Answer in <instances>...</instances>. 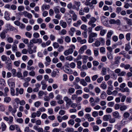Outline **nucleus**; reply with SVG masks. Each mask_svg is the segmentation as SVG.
<instances>
[{
  "label": "nucleus",
  "instance_id": "f257e3e1",
  "mask_svg": "<svg viewBox=\"0 0 132 132\" xmlns=\"http://www.w3.org/2000/svg\"><path fill=\"white\" fill-rule=\"evenodd\" d=\"M96 20V19L94 17H92L88 22V24L90 26H91L92 28H94L96 26V24L94 23Z\"/></svg>",
  "mask_w": 132,
  "mask_h": 132
},
{
  "label": "nucleus",
  "instance_id": "f03ea898",
  "mask_svg": "<svg viewBox=\"0 0 132 132\" xmlns=\"http://www.w3.org/2000/svg\"><path fill=\"white\" fill-rule=\"evenodd\" d=\"M13 79H10L7 80V82L9 85L11 87V88H13L15 87V84L14 82H12L13 81Z\"/></svg>",
  "mask_w": 132,
  "mask_h": 132
},
{
  "label": "nucleus",
  "instance_id": "7ed1b4c3",
  "mask_svg": "<svg viewBox=\"0 0 132 132\" xmlns=\"http://www.w3.org/2000/svg\"><path fill=\"white\" fill-rule=\"evenodd\" d=\"M63 100L66 102L67 104H68L69 105H70L72 103L71 100L67 96L64 97Z\"/></svg>",
  "mask_w": 132,
  "mask_h": 132
},
{
  "label": "nucleus",
  "instance_id": "20e7f679",
  "mask_svg": "<svg viewBox=\"0 0 132 132\" xmlns=\"http://www.w3.org/2000/svg\"><path fill=\"white\" fill-rule=\"evenodd\" d=\"M6 64L8 65L7 69L9 70L12 69L11 61L9 58H8V59L7 62H6Z\"/></svg>",
  "mask_w": 132,
  "mask_h": 132
},
{
  "label": "nucleus",
  "instance_id": "39448f33",
  "mask_svg": "<svg viewBox=\"0 0 132 132\" xmlns=\"http://www.w3.org/2000/svg\"><path fill=\"white\" fill-rule=\"evenodd\" d=\"M64 71L65 72L69 74H71L73 73L72 70L69 67L65 68Z\"/></svg>",
  "mask_w": 132,
  "mask_h": 132
},
{
  "label": "nucleus",
  "instance_id": "423d86ee",
  "mask_svg": "<svg viewBox=\"0 0 132 132\" xmlns=\"http://www.w3.org/2000/svg\"><path fill=\"white\" fill-rule=\"evenodd\" d=\"M37 47L36 46H34V49L35 50H32V48H30L28 47V52L29 54H32L33 52H36V49Z\"/></svg>",
  "mask_w": 132,
  "mask_h": 132
},
{
  "label": "nucleus",
  "instance_id": "0eeeda50",
  "mask_svg": "<svg viewBox=\"0 0 132 132\" xmlns=\"http://www.w3.org/2000/svg\"><path fill=\"white\" fill-rule=\"evenodd\" d=\"M7 33L6 30H4L1 33L0 36L1 38L2 39H4L6 37V34Z\"/></svg>",
  "mask_w": 132,
  "mask_h": 132
},
{
  "label": "nucleus",
  "instance_id": "6e6552de",
  "mask_svg": "<svg viewBox=\"0 0 132 132\" xmlns=\"http://www.w3.org/2000/svg\"><path fill=\"white\" fill-rule=\"evenodd\" d=\"M112 114L113 117L115 118H119L120 117L119 113L117 111L113 112Z\"/></svg>",
  "mask_w": 132,
  "mask_h": 132
},
{
  "label": "nucleus",
  "instance_id": "1a4fd4ad",
  "mask_svg": "<svg viewBox=\"0 0 132 132\" xmlns=\"http://www.w3.org/2000/svg\"><path fill=\"white\" fill-rule=\"evenodd\" d=\"M124 19L126 21L127 24L130 26L132 25V20L129 19L126 17L124 18Z\"/></svg>",
  "mask_w": 132,
  "mask_h": 132
},
{
  "label": "nucleus",
  "instance_id": "9d476101",
  "mask_svg": "<svg viewBox=\"0 0 132 132\" xmlns=\"http://www.w3.org/2000/svg\"><path fill=\"white\" fill-rule=\"evenodd\" d=\"M111 118V116L110 115H106L104 116L103 119L104 121H107L109 120Z\"/></svg>",
  "mask_w": 132,
  "mask_h": 132
},
{
  "label": "nucleus",
  "instance_id": "9b49d317",
  "mask_svg": "<svg viewBox=\"0 0 132 132\" xmlns=\"http://www.w3.org/2000/svg\"><path fill=\"white\" fill-rule=\"evenodd\" d=\"M60 24L63 28H65L67 26V24L65 22H64L63 20H61L60 22Z\"/></svg>",
  "mask_w": 132,
  "mask_h": 132
},
{
  "label": "nucleus",
  "instance_id": "f8f14e48",
  "mask_svg": "<svg viewBox=\"0 0 132 132\" xmlns=\"http://www.w3.org/2000/svg\"><path fill=\"white\" fill-rule=\"evenodd\" d=\"M112 52H108L107 53V55L108 58L111 60H112L113 58V56L112 54L111 53Z\"/></svg>",
  "mask_w": 132,
  "mask_h": 132
},
{
  "label": "nucleus",
  "instance_id": "ddd939ff",
  "mask_svg": "<svg viewBox=\"0 0 132 132\" xmlns=\"http://www.w3.org/2000/svg\"><path fill=\"white\" fill-rule=\"evenodd\" d=\"M80 83L84 86H86L87 85V83L84 79H82L80 80Z\"/></svg>",
  "mask_w": 132,
  "mask_h": 132
},
{
  "label": "nucleus",
  "instance_id": "4468645a",
  "mask_svg": "<svg viewBox=\"0 0 132 132\" xmlns=\"http://www.w3.org/2000/svg\"><path fill=\"white\" fill-rule=\"evenodd\" d=\"M100 87L103 89H105L107 87V85L105 82H103L100 85Z\"/></svg>",
  "mask_w": 132,
  "mask_h": 132
},
{
  "label": "nucleus",
  "instance_id": "2eb2a0df",
  "mask_svg": "<svg viewBox=\"0 0 132 132\" xmlns=\"http://www.w3.org/2000/svg\"><path fill=\"white\" fill-rule=\"evenodd\" d=\"M75 89L73 88L70 87L68 89V93L70 94L73 93L75 91Z\"/></svg>",
  "mask_w": 132,
  "mask_h": 132
},
{
  "label": "nucleus",
  "instance_id": "dca6fc26",
  "mask_svg": "<svg viewBox=\"0 0 132 132\" xmlns=\"http://www.w3.org/2000/svg\"><path fill=\"white\" fill-rule=\"evenodd\" d=\"M1 127L2 131H4L5 130L6 126L4 122H2L1 123Z\"/></svg>",
  "mask_w": 132,
  "mask_h": 132
},
{
  "label": "nucleus",
  "instance_id": "f3484780",
  "mask_svg": "<svg viewBox=\"0 0 132 132\" xmlns=\"http://www.w3.org/2000/svg\"><path fill=\"white\" fill-rule=\"evenodd\" d=\"M4 18L7 20H9L10 19L9 15L8 14L7 11H6L5 12Z\"/></svg>",
  "mask_w": 132,
  "mask_h": 132
},
{
  "label": "nucleus",
  "instance_id": "a211bd4d",
  "mask_svg": "<svg viewBox=\"0 0 132 132\" xmlns=\"http://www.w3.org/2000/svg\"><path fill=\"white\" fill-rule=\"evenodd\" d=\"M94 45L97 47H98L100 45V42L99 41L97 40L96 41L95 43H94L92 44L93 46Z\"/></svg>",
  "mask_w": 132,
  "mask_h": 132
},
{
  "label": "nucleus",
  "instance_id": "6ab92c4d",
  "mask_svg": "<svg viewBox=\"0 0 132 132\" xmlns=\"http://www.w3.org/2000/svg\"><path fill=\"white\" fill-rule=\"evenodd\" d=\"M81 21L80 20H78L76 23H74L73 25L77 27L78 26L81 24Z\"/></svg>",
  "mask_w": 132,
  "mask_h": 132
},
{
  "label": "nucleus",
  "instance_id": "aec40b11",
  "mask_svg": "<svg viewBox=\"0 0 132 132\" xmlns=\"http://www.w3.org/2000/svg\"><path fill=\"white\" fill-rule=\"evenodd\" d=\"M106 69L105 68L103 67L102 69L101 74L103 76L105 75L106 74Z\"/></svg>",
  "mask_w": 132,
  "mask_h": 132
},
{
  "label": "nucleus",
  "instance_id": "412c9836",
  "mask_svg": "<svg viewBox=\"0 0 132 132\" xmlns=\"http://www.w3.org/2000/svg\"><path fill=\"white\" fill-rule=\"evenodd\" d=\"M59 6L55 7L54 8V10L55 13L56 14L59 13H60V11L58 8H59Z\"/></svg>",
  "mask_w": 132,
  "mask_h": 132
},
{
  "label": "nucleus",
  "instance_id": "4be33fe9",
  "mask_svg": "<svg viewBox=\"0 0 132 132\" xmlns=\"http://www.w3.org/2000/svg\"><path fill=\"white\" fill-rule=\"evenodd\" d=\"M65 130L68 132H73L74 129L72 128L67 127Z\"/></svg>",
  "mask_w": 132,
  "mask_h": 132
},
{
  "label": "nucleus",
  "instance_id": "5701e85b",
  "mask_svg": "<svg viewBox=\"0 0 132 132\" xmlns=\"http://www.w3.org/2000/svg\"><path fill=\"white\" fill-rule=\"evenodd\" d=\"M106 30L101 29L100 31V34L101 36H103L106 33Z\"/></svg>",
  "mask_w": 132,
  "mask_h": 132
},
{
  "label": "nucleus",
  "instance_id": "b1692460",
  "mask_svg": "<svg viewBox=\"0 0 132 132\" xmlns=\"http://www.w3.org/2000/svg\"><path fill=\"white\" fill-rule=\"evenodd\" d=\"M1 59L2 61H5L8 60V57L6 56L3 55L1 56Z\"/></svg>",
  "mask_w": 132,
  "mask_h": 132
},
{
  "label": "nucleus",
  "instance_id": "393cba45",
  "mask_svg": "<svg viewBox=\"0 0 132 132\" xmlns=\"http://www.w3.org/2000/svg\"><path fill=\"white\" fill-rule=\"evenodd\" d=\"M12 50L14 52L17 51V47L16 44H13L12 46Z\"/></svg>",
  "mask_w": 132,
  "mask_h": 132
},
{
  "label": "nucleus",
  "instance_id": "a878e982",
  "mask_svg": "<svg viewBox=\"0 0 132 132\" xmlns=\"http://www.w3.org/2000/svg\"><path fill=\"white\" fill-rule=\"evenodd\" d=\"M11 100V98L9 97H6L4 98V101L7 103H9Z\"/></svg>",
  "mask_w": 132,
  "mask_h": 132
},
{
  "label": "nucleus",
  "instance_id": "bb28decb",
  "mask_svg": "<svg viewBox=\"0 0 132 132\" xmlns=\"http://www.w3.org/2000/svg\"><path fill=\"white\" fill-rule=\"evenodd\" d=\"M126 75V72L125 71H122L120 72L118 74V76H125Z\"/></svg>",
  "mask_w": 132,
  "mask_h": 132
},
{
  "label": "nucleus",
  "instance_id": "cd10ccee",
  "mask_svg": "<svg viewBox=\"0 0 132 132\" xmlns=\"http://www.w3.org/2000/svg\"><path fill=\"white\" fill-rule=\"evenodd\" d=\"M41 104V103L39 101L36 102L35 103V106L37 108H38Z\"/></svg>",
  "mask_w": 132,
  "mask_h": 132
},
{
  "label": "nucleus",
  "instance_id": "c85d7f7f",
  "mask_svg": "<svg viewBox=\"0 0 132 132\" xmlns=\"http://www.w3.org/2000/svg\"><path fill=\"white\" fill-rule=\"evenodd\" d=\"M113 33L111 31L108 32L106 35L107 38H110L112 35L113 34Z\"/></svg>",
  "mask_w": 132,
  "mask_h": 132
},
{
  "label": "nucleus",
  "instance_id": "c756f323",
  "mask_svg": "<svg viewBox=\"0 0 132 132\" xmlns=\"http://www.w3.org/2000/svg\"><path fill=\"white\" fill-rule=\"evenodd\" d=\"M11 72L12 74V76L13 77H15L16 76V70L15 69H13L11 71Z\"/></svg>",
  "mask_w": 132,
  "mask_h": 132
},
{
  "label": "nucleus",
  "instance_id": "7c9ffc66",
  "mask_svg": "<svg viewBox=\"0 0 132 132\" xmlns=\"http://www.w3.org/2000/svg\"><path fill=\"white\" fill-rule=\"evenodd\" d=\"M20 60L15 61L14 62V64L15 66L17 67H18L20 63Z\"/></svg>",
  "mask_w": 132,
  "mask_h": 132
},
{
  "label": "nucleus",
  "instance_id": "2f4dec72",
  "mask_svg": "<svg viewBox=\"0 0 132 132\" xmlns=\"http://www.w3.org/2000/svg\"><path fill=\"white\" fill-rule=\"evenodd\" d=\"M130 33H127L126 36V39L128 41H129L130 40Z\"/></svg>",
  "mask_w": 132,
  "mask_h": 132
},
{
  "label": "nucleus",
  "instance_id": "473e14b6",
  "mask_svg": "<svg viewBox=\"0 0 132 132\" xmlns=\"http://www.w3.org/2000/svg\"><path fill=\"white\" fill-rule=\"evenodd\" d=\"M129 116V113L126 112L125 113L123 114V117L125 118H127Z\"/></svg>",
  "mask_w": 132,
  "mask_h": 132
},
{
  "label": "nucleus",
  "instance_id": "72a5a7b5",
  "mask_svg": "<svg viewBox=\"0 0 132 132\" xmlns=\"http://www.w3.org/2000/svg\"><path fill=\"white\" fill-rule=\"evenodd\" d=\"M93 127V130L95 131H98L99 129V128L97 126H94Z\"/></svg>",
  "mask_w": 132,
  "mask_h": 132
},
{
  "label": "nucleus",
  "instance_id": "f704fd0d",
  "mask_svg": "<svg viewBox=\"0 0 132 132\" xmlns=\"http://www.w3.org/2000/svg\"><path fill=\"white\" fill-rule=\"evenodd\" d=\"M97 36V34L95 33H91L89 35V36L92 38L96 37Z\"/></svg>",
  "mask_w": 132,
  "mask_h": 132
},
{
  "label": "nucleus",
  "instance_id": "c9c22d12",
  "mask_svg": "<svg viewBox=\"0 0 132 132\" xmlns=\"http://www.w3.org/2000/svg\"><path fill=\"white\" fill-rule=\"evenodd\" d=\"M56 75L57 72L55 70H53L51 73V76L53 77H55Z\"/></svg>",
  "mask_w": 132,
  "mask_h": 132
},
{
  "label": "nucleus",
  "instance_id": "e433bc0d",
  "mask_svg": "<svg viewBox=\"0 0 132 132\" xmlns=\"http://www.w3.org/2000/svg\"><path fill=\"white\" fill-rule=\"evenodd\" d=\"M103 29V27L101 26H98L96 27L95 28V30L96 31H98L101 30Z\"/></svg>",
  "mask_w": 132,
  "mask_h": 132
},
{
  "label": "nucleus",
  "instance_id": "4c0bfd02",
  "mask_svg": "<svg viewBox=\"0 0 132 132\" xmlns=\"http://www.w3.org/2000/svg\"><path fill=\"white\" fill-rule=\"evenodd\" d=\"M53 46L55 48H57L59 46V45L58 43L54 42L53 44Z\"/></svg>",
  "mask_w": 132,
  "mask_h": 132
},
{
  "label": "nucleus",
  "instance_id": "58836bf2",
  "mask_svg": "<svg viewBox=\"0 0 132 132\" xmlns=\"http://www.w3.org/2000/svg\"><path fill=\"white\" fill-rule=\"evenodd\" d=\"M26 36L29 38H31L32 36V34L28 32H26L25 33Z\"/></svg>",
  "mask_w": 132,
  "mask_h": 132
},
{
  "label": "nucleus",
  "instance_id": "ea45409f",
  "mask_svg": "<svg viewBox=\"0 0 132 132\" xmlns=\"http://www.w3.org/2000/svg\"><path fill=\"white\" fill-rule=\"evenodd\" d=\"M24 8L23 6H20L18 7V10L19 11H22L24 10Z\"/></svg>",
  "mask_w": 132,
  "mask_h": 132
},
{
  "label": "nucleus",
  "instance_id": "a19ab883",
  "mask_svg": "<svg viewBox=\"0 0 132 132\" xmlns=\"http://www.w3.org/2000/svg\"><path fill=\"white\" fill-rule=\"evenodd\" d=\"M68 123L69 125H73L74 124L75 122L74 120L71 119L68 121Z\"/></svg>",
  "mask_w": 132,
  "mask_h": 132
},
{
  "label": "nucleus",
  "instance_id": "79ce46f5",
  "mask_svg": "<svg viewBox=\"0 0 132 132\" xmlns=\"http://www.w3.org/2000/svg\"><path fill=\"white\" fill-rule=\"evenodd\" d=\"M75 4L76 6H77L78 8H79L80 5V2L75 1Z\"/></svg>",
  "mask_w": 132,
  "mask_h": 132
},
{
  "label": "nucleus",
  "instance_id": "37998d69",
  "mask_svg": "<svg viewBox=\"0 0 132 132\" xmlns=\"http://www.w3.org/2000/svg\"><path fill=\"white\" fill-rule=\"evenodd\" d=\"M65 41L67 43H69L71 41V39L69 37L67 36L65 37Z\"/></svg>",
  "mask_w": 132,
  "mask_h": 132
},
{
  "label": "nucleus",
  "instance_id": "c03bdc74",
  "mask_svg": "<svg viewBox=\"0 0 132 132\" xmlns=\"http://www.w3.org/2000/svg\"><path fill=\"white\" fill-rule=\"evenodd\" d=\"M130 46L129 44H128L126 45V47L125 48V51H128L129 50L130 48Z\"/></svg>",
  "mask_w": 132,
  "mask_h": 132
},
{
  "label": "nucleus",
  "instance_id": "a18cd8bd",
  "mask_svg": "<svg viewBox=\"0 0 132 132\" xmlns=\"http://www.w3.org/2000/svg\"><path fill=\"white\" fill-rule=\"evenodd\" d=\"M106 17L104 16H103L101 17V20L102 22H104L105 21H106Z\"/></svg>",
  "mask_w": 132,
  "mask_h": 132
},
{
  "label": "nucleus",
  "instance_id": "49530a36",
  "mask_svg": "<svg viewBox=\"0 0 132 132\" xmlns=\"http://www.w3.org/2000/svg\"><path fill=\"white\" fill-rule=\"evenodd\" d=\"M95 90L96 93L99 94L101 90L99 88L96 87L95 88Z\"/></svg>",
  "mask_w": 132,
  "mask_h": 132
},
{
  "label": "nucleus",
  "instance_id": "de8ad7c7",
  "mask_svg": "<svg viewBox=\"0 0 132 132\" xmlns=\"http://www.w3.org/2000/svg\"><path fill=\"white\" fill-rule=\"evenodd\" d=\"M92 115L94 117H95L98 116V113L97 111H94L92 112Z\"/></svg>",
  "mask_w": 132,
  "mask_h": 132
},
{
  "label": "nucleus",
  "instance_id": "09e8293b",
  "mask_svg": "<svg viewBox=\"0 0 132 132\" xmlns=\"http://www.w3.org/2000/svg\"><path fill=\"white\" fill-rule=\"evenodd\" d=\"M100 43L103 44V45L105 43V42L104 39L102 38H100L98 39Z\"/></svg>",
  "mask_w": 132,
  "mask_h": 132
},
{
  "label": "nucleus",
  "instance_id": "8fccbe9b",
  "mask_svg": "<svg viewBox=\"0 0 132 132\" xmlns=\"http://www.w3.org/2000/svg\"><path fill=\"white\" fill-rule=\"evenodd\" d=\"M98 77L97 75H95L92 76V79L93 81H95L97 79Z\"/></svg>",
  "mask_w": 132,
  "mask_h": 132
},
{
  "label": "nucleus",
  "instance_id": "3c124183",
  "mask_svg": "<svg viewBox=\"0 0 132 132\" xmlns=\"http://www.w3.org/2000/svg\"><path fill=\"white\" fill-rule=\"evenodd\" d=\"M106 95L105 92L104 91H103L101 94L100 97L102 99H104V97Z\"/></svg>",
  "mask_w": 132,
  "mask_h": 132
},
{
  "label": "nucleus",
  "instance_id": "603ef678",
  "mask_svg": "<svg viewBox=\"0 0 132 132\" xmlns=\"http://www.w3.org/2000/svg\"><path fill=\"white\" fill-rule=\"evenodd\" d=\"M109 122L110 123H114L116 121V119L115 118H110L109 120Z\"/></svg>",
  "mask_w": 132,
  "mask_h": 132
},
{
  "label": "nucleus",
  "instance_id": "864d4df0",
  "mask_svg": "<svg viewBox=\"0 0 132 132\" xmlns=\"http://www.w3.org/2000/svg\"><path fill=\"white\" fill-rule=\"evenodd\" d=\"M103 77H101L100 78H98L97 80V82L98 83H100L103 80Z\"/></svg>",
  "mask_w": 132,
  "mask_h": 132
},
{
  "label": "nucleus",
  "instance_id": "5fc2aeb1",
  "mask_svg": "<svg viewBox=\"0 0 132 132\" xmlns=\"http://www.w3.org/2000/svg\"><path fill=\"white\" fill-rule=\"evenodd\" d=\"M127 106L126 105H123L121 106L120 108V109L121 111H124L127 109Z\"/></svg>",
  "mask_w": 132,
  "mask_h": 132
},
{
  "label": "nucleus",
  "instance_id": "6e6d98bb",
  "mask_svg": "<svg viewBox=\"0 0 132 132\" xmlns=\"http://www.w3.org/2000/svg\"><path fill=\"white\" fill-rule=\"evenodd\" d=\"M7 41L9 43H11L13 42V39L11 37H9L7 38Z\"/></svg>",
  "mask_w": 132,
  "mask_h": 132
},
{
  "label": "nucleus",
  "instance_id": "4d7b16f0",
  "mask_svg": "<svg viewBox=\"0 0 132 132\" xmlns=\"http://www.w3.org/2000/svg\"><path fill=\"white\" fill-rule=\"evenodd\" d=\"M15 125H11L10 127V129L11 130H14L15 129Z\"/></svg>",
  "mask_w": 132,
  "mask_h": 132
},
{
  "label": "nucleus",
  "instance_id": "13d9d810",
  "mask_svg": "<svg viewBox=\"0 0 132 132\" xmlns=\"http://www.w3.org/2000/svg\"><path fill=\"white\" fill-rule=\"evenodd\" d=\"M113 40L114 42L117 41L118 39V38L117 36H113L112 37Z\"/></svg>",
  "mask_w": 132,
  "mask_h": 132
},
{
  "label": "nucleus",
  "instance_id": "bf43d9fd",
  "mask_svg": "<svg viewBox=\"0 0 132 132\" xmlns=\"http://www.w3.org/2000/svg\"><path fill=\"white\" fill-rule=\"evenodd\" d=\"M25 46V45L24 43H21L19 44V47L20 48H23Z\"/></svg>",
  "mask_w": 132,
  "mask_h": 132
},
{
  "label": "nucleus",
  "instance_id": "052dcab7",
  "mask_svg": "<svg viewBox=\"0 0 132 132\" xmlns=\"http://www.w3.org/2000/svg\"><path fill=\"white\" fill-rule=\"evenodd\" d=\"M85 80L87 82H90V78L88 76L86 77L85 78Z\"/></svg>",
  "mask_w": 132,
  "mask_h": 132
},
{
  "label": "nucleus",
  "instance_id": "680f3d73",
  "mask_svg": "<svg viewBox=\"0 0 132 132\" xmlns=\"http://www.w3.org/2000/svg\"><path fill=\"white\" fill-rule=\"evenodd\" d=\"M82 125L83 126L85 127H87L88 126L89 123L87 121H86L83 123Z\"/></svg>",
  "mask_w": 132,
  "mask_h": 132
},
{
  "label": "nucleus",
  "instance_id": "e2e57ef3",
  "mask_svg": "<svg viewBox=\"0 0 132 132\" xmlns=\"http://www.w3.org/2000/svg\"><path fill=\"white\" fill-rule=\"evenodd\" d=\"M66 59L67 60H68L69 61H71L72 60L73 57L71 56H67L66 57Z\"/></svg>",
  "mask_w": 132,
  "mask_h": 132
},
{
  "label": "nucleus",
  "instance_id": "0e129e2a",
  "mask_svg": "<svg viewBox=\"0 0 132 132\" xmlns=\"http://www.w3.org/2000/svg\"><path fill=\"white\" fill-rule=\"evenodd\" d=\"M121 10V8L118 7L116 9V12L118 14H119Z\"/></svg>",
  "mask_w": 132,
  "mask_h": 132
},
{
  "label": "nucleus",
  "instance_id": "69168bd1",
  "mask_svg": "<svg viewBox=\"0 0 132 132\" xmlns=\"http://www.w3.org/2000/svg\"><path fill=\"white\" fill-rule=\"evenodd\" d=\"M114 105V103L113 102H110L108 104V106L109 107H112Z\"/></svg>",
  "mask_w": 132,
  "mask_h": 132
},
{
  "label": "nucleus",
  "instance_id": "338daca9",
  "mask_svg": "<svg viewBox=\"0 0 132 132\" xmlns=\"http://www.w3.org/2000/svg\"><path fill=\"white\" fill-rule=\"evenodd\" d=\"M36 78L38 80L40 81L43 78V76L41 75L37 76L36 77Z\"/></svg>",
  "mask_w": 132,
  "mask_h": 132
},
{
  "label": "nucleus",
  "instance_id": "774afa93",
  "mask_svg": "<svg viewBox=\"0 0 132 132\" xmlns=\"http://www.w3.org/2000/svg\"><path fill=\"white\" fill-rule=\"evenodd\" d=\"M33 36L35 38H38L39 36V34L37 32H35L33 34Z\"/></svg>",
  "mask_w": 132,
  "mask_h": 132
}]
</instances>
